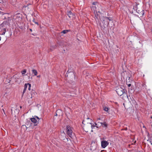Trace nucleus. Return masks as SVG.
<instances>
[{
    "label": "nucleus",
    "instance_id": "7",
    "mask_svg": "<svg viewBox=\"0 0 152 152\" xmlns=\"http://www.w3.org/2000/svg\"><path fill=\"white\" fill-rule=\"evenodd\" d=\"M56 113L58 114V116L62 115L63 114L62 111L60 110H58L56 111Z\"/></svg>",
    "mask_w": 152,
    "mask_h": 152
},
{
    "label": "nucleus",
    "instance_id": "34",
    "mask_svg": "<svg viewBox=\"0 0 152 152\" xmlns=\"http://www.w3.org/2000/svg\"><path fill=\"white\" fill-rule=\"evenodd\" d=\"M98 120H100V118H98Z\"/></svg>",
    "mask_w": 152,
    "mask_h": 152
},
{
    "label": "nucleus",
    "instance_id": "12",
    "mask_svg": "<svg viewBox=\"0 0 152 152\" xmlns=\"http://www.w3.org/2000/svg\"><path fill=\"white\" fill-rule=\"evenodd\" d=\"M103 109L104 111L107 112H108L109 110L108 108L107 107L104 106L103 107Z\"/></svg>",
    "mask_w": 152,
    "mask_h": 152
},
{
    "label": "nucleus",
    "instance_id": "21",
    "mask_svg": "<svg viewBox=\"0 0 152 152\" xmlns=\"http://www.w3.org/2000/svg\"><path fill=\"white\" fill-rule=\"evenodd\" d=\"M26 90V89L25 88H24V89L23 90V92L22 96H23V94L25 92Z\"/></svg>",
    "mask_w": 152,
    "mask_h": 152
},
{
    "label": "nucleus",
    "instance_id": "4",
    "mask_svg": "<svg viewBox=\"0 0 152 152\" xmlns=\"http://www.w3.org/2000/svg\"><path fill=\"white\" fill-rule=\"evenodd\" d=\"M66 133L67 135L70 137L72 136V131L71 127L69 126H67L66 127Z\"/></svg>",
    "mask_w": 152,
    "mask_h": 152
},
{
    "label": "nucleus",
    "instance_id": "18",
    "mask_svg": "<svg viewBox=\"0 0 152 152\" xmlns=\"http://www.w3.org/2000/svg\"><path fill=\"white\" fill-rule=\"evenodd\" d=\"M26 72V70L24 69L22 72V74L23 75L25 74Z\"/></svg>",
    "mask_w": 152,
    "mask_h": 152
},
{
    "label": "nucleus",
    "instance_id": "9",
    "mask_svg": "<svg viewBox=\"0 0 152 152\" xmlns=\"http://www.w3.org/2000/svg\"><path fill=\"white\" fill-rule=\"evenodd\" d=\"M132 80V79H131V78L129 76H128L127 77L126 81V82H130Z\"/></svg>",
    "mask_w": 152,
    "mask_h": 152
},
{
    "label": "nucleus",
    "instance_id": "17",
    "mask_svg": "<svg viewBox=\"0 0 152 152\" xmlns=\"http://www.w3.org/2000/svg\"><path fill=\"white\" fill-rule=\"evenodd\" d=\"M105 19L106 20H109L110 21L112 20L110 19V17H106L105 18Z\"/></svg>",
    "mask_w": 152,
    "mask_h": 152
},
{
    "label": "nucleus",
    "instance_id": "40",
    "mask_svg": "<svg viewBox=\"0 0 152 152\" xmlns=\"http://www.w3.org/2000/svg\"><path fill=\"white\" fill-rule=\"evenodd\" d=\"M151 126L152 127V124L151 125Z\"/></svg>",
    "mask_w": 152,
    "mask_h": 152
},
{
    "label": "nucleus",
    "instance_id": "26",
    "mask_svg": "<svg viewBox=\"0 0 152 152\" xmlns=\"http://www.w3.org/2000/svg\"><path fill=\"white\" fill-rule=\"evenodd\" d=\"M96 3V2H94L92 4H93V5H95V4Z\"/></svg>",
    "mask_w": 152,
    "mask_h": 152
},
{
    "label": "nucleus",
    "instance_id": "16",
    "mask_svg": "<svg viewBox=\"0 0 152 152\" xmlns=\"http://www.w3.org/2000/svg\"><path fill=\"white\" fill-rule=\"evenodd\" d=\"M36 93V92H35V91L33 90L32 92V94H31V96H34V94L35 95V94ZM32 97V96H31V98Z\"/></svg>",
    "mask_w": 152,
    "mask_h": 152
},
{
    "label": "nucleus",
    "instance_id": "31",
    "mask_svg": "<svg viewBox=\"0 0 152 152\" xmlns=\"http://www.w3.org/2000/svg\"><path fill=\"white\" fill-rule=\"evenodd\" d=\"M38 77H40V75H38L37 76Z\"/></svg>",
    "mask_w": 152,
    "mask_h": 152
},
{
    "label": "nucleus",
    "instance_id": "35",
    "mask_svg": "<svg viewBox=\"0 0 152 152\" xmlns=\"http://www.w3.org/2000/svg\"><path fill=\"white\" fill-rule=\"evenodd\" d=\"M20 108H22V107L21 106H20Z\"/></svg>",
    "mask_w": 152,
    "mask_h": 152
},
{
    "label": "nucleus",
    "instance_id": "8",
    "mask_svg": "<svg viewBox=\"0 0 152 152\" xmlns=\"http://www.w3.org/2000/svg\"><path fill=\"white\" fill-rule=\"evenodd\" d=\"M32 73L34 74V75L36 76L37 74V71L34 69H33L32 70Z\"/></svg>",
    "mask_w": 152,
    "mask_h": 152
},
{
    "label": "nucleus",
    "instance_id": "20",
    "mask_svg": "<svg viewBox=\"0 0 152 152\" xmlns=\"http://www.w3.org/2000/svg\"><path fill=\"white\" fill-rule=\"evenodd\" d=\"M28 83H27V84L26 83L24 85V88L26 89L27 88V87H28Z\"/></svg>",
    "mask_w": 152,
    "mask_h": 152
},
{
    "label": "nucleus",
    "instance_id": "37",
    "mask_svg": "<svg viewBox=\"0 0 152 152\" xmlns=\"http://www.w3.org/2000/svg\"><path fill=\"white\" fill-rule=\"evenodd\" d=\"M85 131L87 132L88 131V130H87V131Z\"/></svg>",
    "mask_w": 152,
    "mask_h": 152
},
{
    "label": "nucleus",
    "instance_id": "3",
    "mask_svg": "<svg viewBox=\"0 0 152 152\" xmlns=\"http://www.w3.org/2000/svg\"><path fill=\"white\" fill-rule=\"evenodd\" d=\"M32 122L34 123V126H36L38 124V121L39 120V118L38 117L36 116H34L33 118H31L30 119Z\"/></svg>",
    "mask_w": 152,
    "mask_h": 152
},
{
    "label": "nucleus",
    "instance_id": "38",
    "mask_svg": "<svg viewBox=\"0 0 152 152\" xmlns=\"http://www.w3.org/2000/svg\"><path fill=\"white\" fill-rule=\"evenodd\" d=\"M151 118H152V116H151Z\"/></svg>",
    "mask_w": 152,
    "mask_h": 152
},
{
    "label": "nucleus",
    "instance_id": "14",
    "mask_svg": "<svg viewBox=\"0 0 152 152\" xmlns=\"http://www.w3.org/2000/svg\"><path fill=\"white\" fill-rule=\"evenodd\" d=\"M104 127H107V124L105 123H100Z\"/></svg>",
    "mask_w": 152,
    "mask_h": 152
},
{
    "label": "nucleus",
    "instance_id": "1",
    "mask_svg": "<svg viewBox=\"0 0 152 152\" xmlns=\"http://www.w3.org/2000/svg\"><path fill=\"white\" fill-rule=\"evenodd\" d=\"M124 86H122L117 89L116 90V92L118 95L120 96H121L123 95V96L121 97L123 99H124V98L127 97L128 98V96L126 93V90L124 89Z\"/></svg>",
    "mask_w": 152,
    "mask_h": 152
},
{
    "label": "nucleus",
    "instance_id": "23",
    "mask_svg": "<svg viewBox=\"0 0 152 152\" xmlns=\"http://www.w3.org/2000/svg\"><path fill=\"white\" fill-rule=\"evenodd\" d=\"M142 15H143L144 14V10H142Z\"/></svg>",
    "mask_w": 152,
    "mask_h": 152
},
{
    "label": "nucleus",
    "instance_id": "22",
    "mask_svg": "<svg viewBox=\"0 0 152 152\" xmlns=\"http://www.w3.org/2000/svg\"><path fill=\"white\" fill-rule=\"evenodd\" d=\"M95 18L96 19H98V15H96V14H95Z\"/></svg>",
    "mask_w": 152,
    "mask_h": 152
},
{
    "label": "nucleus",
    "instance_id": "29",
    "mask_svg": "<svg viewBox=\"0 0 152 152\" xmlns=\"http://www.w3.org/2000/svg\"><path fill=\"white\" fill-rule=\"evenodd\" d=\"M150 142H151V144L152 145V141H150Z\"/></svg>",
    "mask_w": 152,
    "mask_h": 152
},
{
    "label": "nucleus",
    "instance_id": "27",
    "mask_svg": "<svg viewBox=\"0 0 152 152\" xmlns=\"http://www.w3.org/2000/svg\"><path fill=\"white\" fill-rule=\"evenodd\" d=\"M150 141H152V136L151 137L150 139Z\"/></svg>",
    "mask_w": 152,
    "mask_h": 152
},
{
    "label": "nucleus",
    "instance_id": "10",
    "mask_svg": "<svg viewBox=\"0 0 152 152\" xmlns=\"http://www.w3.org/2000/svg\"><path fill=\"white\" fill-rule=\"evenodd\" d=\"M67 15L70 18L72 16L73 14L70 11H69L68 12Z\"/></svg>",
    "mask_w": 152,
    "mask_h": 152
},
{
    "label": "nucleus",
    "instance_id": "25",
    "mask_svg": "<svg viewBox=\"0 0 152 152\" xmlns=\"http://www.w3.org/2000/svg\"><path fill=\"white\" fill-rule=\"evenodd\" d=\"M3 2V0H0V3H1Z\"/></svg>",
    "mask_w": 152,
    "mask_h": 152
},
{
    "label": "nucleus",
    "instance_id": "2",
    "mask_svg": "<svg viewBox=\"0 0 152 152\" xmlns=\"http://www.w3.org/2000/svg\"><path fill=\"white\" fill-rule=\"evenodd\" d=\"M86 119L90 121L89 122H88L87 124L85 125V128L86 129H90L91 128H92L93 129L94 128V127H96L97 128H98V127L97 126V124L94 123V124L92 123V120L90 118H88Z\"/></svg>",
    "mask_w": 152,
    "mask_h": 152
},
{
    "label": "nucleus",
    "instance_id": "36",
    "mask_svg": "<svg viewBox=\"0 0 152 152\" xmlns=\"http://www.w3.org/2000/svg\"><path fill=\"white\" fill-rule=\"evenodd\" d=\"M27 6H25V7H27Z\"/></svg>",
    "mask_w": 152,
    "mask_h": 152
},
{
    "label": "nucleus",
    "instance_id": "32",
    "mask_svg": "<svg viewBox=\"0 0 152 152\" xmlns=\"http://www.w3.org/2000/svg\"><path fill=\"white\" fill-rule=\"evenodd\" d=\"M30 30L31 31H32V29H30Z\"/></svg>",
    "mask_w": 152,
    "mask_h": 152
},
{
    "label": "nucleus",
    "instance_id": "6",
    "mask_svg": "<svg viewBox=\"0 0 152 152\" xmlns=\"http://www.w3.org/2000/svg\"><path fill=\"white\" fill-rule=\"evenodd\" d=\"M101 144L102 147L103 148H105L108 145L109 143L106 141L103 140L101 141Z\"/></svg>",
    "mask_w": 152,
    "mask_h": 152
},
{
    "label": "nucleus",
    "instance_id": "5",
    "mask_svg": "<svg viewBox=\"0 0 152 152\" xmlns=\"http://www.w3.org/2000/svg\"><path fill=\"white\" fill-rule=\"evenodd\" d=\"M66 76L70 78H73L75 77V75L74 73L72 72H68V71L67 72V73L66 74Z\"/></svg>",
    "mask_w": 152,
    "mask_h": 152
},
{
    "label": "nucleus",
    "instance_id": "15",
    "mask_svg": "<svg viewBox=\"0 0 152 152\" xmlns=\"http://www.w3.org/2000/svg\"><path fill=\"white\" fill-rule=\"evenodd\" d=\"M6 28H4L3 30V32L1 34L3 35H4L6 32Z\"/></svg>",
    "mask_w": 152,
    "mask_h": 152
},
{
    "label": "nucleus",
    "instance_id": "19",
    "mask_svg": "<svg viewBox=\"0 0 152 152\" xmlns=\"http://www.w3.org/2000/svg\"><path fill=\"white\" fill-rule=\"evenodd\" d=\"M28 90H31V85L30 84L28 83Z\"/></svg>",
    "mask_w": 152,
    "mask_h": 152
},
{
    "label": "nucleus",
    "instance_id": "39",
    "mask_svg": "<svg viewBox=\"0 0 152 152\" xmlns=\"http://www.w3.org/2000/svg\"><path fill=\"white\" fill-rule=\"evenodd\" d=\"M63 134L64 135H65V134L64 133Z\"/></svg>",
    "mask_w": 152,
    "mask_h": 152
},
{
    "label": "nucleus",
    "instance_id": "13",
    "mask_svg": "<svg viewBox=\"0 0 152 152\" xmlns=\"http://www.w3.org/2000/svg\"><path fill=\"white\" fill-rule=\"evenodd\" d=\"M89 121H89L88 122L87 121H86V120H83V121L82 122V123L83 124H84V123H85V124H84L85 125L84 127H85V125L87 124L88 122H89Z\"/></svg>",
    "mask_w": 152,
    "mask_h": 152
},
{
    "label": "nucleus",
    "instance_id": "24",
    "mask_svg": "<svg viewBox=\"0 0 152 152\" xmlns=\"http://www.w3.org/2000/svg\"><path fill=\"white\" fill-rule=\"evenodd\" d=\"M131 85L130 83L128 84V86L129 87H130L131 86Z\"/></svg>",
    "mask_w": 152,
    "mask_h": 152
},
{
    "label": "nucleus",
    "instance_id": "28",
    "mask_svg": "<svg viewBox=\"0 0 152 152\" xmlns=\"http://www.w3.org/2000/svg\"><path fill=\"white\" fill-rule=\"evenodd\" d=\"M35 23H36V24H37L38 25V22H34Z\"/></svg>",
    "mask_w": 152,
    "mask_h": 152
},
{
    "label": "nucleus",
    "instance_id": "30",
    "mask_svg": "<svg viewBox=\"0 0 152 152\" xmlns=\"http://www.w3.org/2000/svg\"><path fill=\"white\" fill-rule=\"evenodd\" d=\"M56 115V116L58 115V114L56 113V115Z\"/></svg>",
    "mask_w": 152,
    "mask_h": 152
},
{
    "label": "nucleus",
    "instance_id": "33",
    "mask_svg": "<svg viewBox=\"0 0 152 152\" xmlns=\"http://www.w3.org/2000/svg\"><path fill=\"white\" fill-rule=\"evenodd\" d=\"M1 37H0V41L1 40Z\"/></svg>",
    "mask_w": 152,
    "mask_h": 152
},
{
    "label": "nucleus",
    "instance_id": "11",
    "mask_svg": "<svg viewBox=\"0 0 152 152\" xmlns=\"http://www.w3.org/2000/svg\"><path fill=\"white\" fill-rule=\"evenodd\" d=\"M70 31L69 30H63L61 32V33H63L64 34H65L67 33L68 32H69Z\"/></svg>",
    "mask_w": 152,
    "mask_h": 152
}]
</instances>
